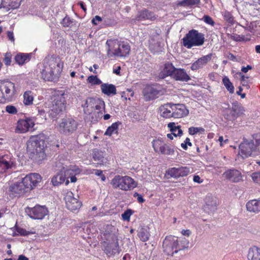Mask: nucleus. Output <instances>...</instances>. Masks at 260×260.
I'll use <instances>...</instances> for the list:
<instances>
[{"mask_svg": "<svg viewBox=\"0 0 260 260\" xmlns=\"http://www.w3.org/2000/svg\"><path fill=\"white\" fill-rule=\"evenodd\" d=\"M168 127L170 128V131L175 137H180L183 134V132L181 129V126L176 125L175 122H170L168 124Z\"/></svg>", "mask_w": 260, "mask_h": 260, "instance_id": "nucleus-34", "label": "nucleus"}, {"mask_svg": "<svg viewBox=\"0 0 260 260\" xmlns=\"http://www.w3.org/2000/svg\"><path fill=\"white\" fill-rule=\"evenodd\" d=\"M161 90L156 85H147L143 90L142 93L146 101H150L158 97Z\"/></svg>", "mask_w": 260, "mask_h": 260, "instance_id": "nucleus-15", "label": "nucleus"}, {"mask_svg": "<svg viewBox=\"0 0 260 260\" xmlns=\"http://www.w3.org/2000/svg\"><path fill=\"white\" fill-rule=\"evenodd\" d=\"M176 68L171 62H168L164 65L162 71L159 73L158 77L160 79H164L166 77L170 76L172 78Z\"/></svg>", "mask_w": 260, "mask_h": 260, "instance_id": "nucleus-25", "label": "nucleus"}, {"mask_svg": "<svg viewBox=\"0 0 260 260\" xmlns=\"http://www.w3.org/2000/svg\"><path fill=\"white\" fill-rule=\"evenodd\" d=\"M74 22L73 19L66 16L62 20L61 24L63 27H71Z\"/></svg>", "mask_w": 260, "mask_h": 260, "instance_id": "nucleus-47", "label": "nucleus"}, {"mask_svg": "<svg viewBox=\"0 0 260 260\" xmlns=\"http://www.w3.org/2000/svg\"><path fill=\"white\" fill-rule=\"evenodd\" d=\"M241 153L245 157H248L252 154V152L255 151V147L254 142L244 141L239 145Z\"/></svg>", "mask_w": 260, "mask_h": 260, "instance_id": "nucleus-22", "label": "nucleus"}, {"mask_svg": "<svg viewBox=\"0 0 260 260\" xmlns=\"http://www.w3.org/2000/svg\"><path fill=\"white\" fill-rule=\"evenodd\" d=\"M7 37L12 42H14L15 39L12 31H8L7 32Z\"/></svg>", "mask_w": 260, "mask_h": 260, "instance_id": "nucleus-60", "label": "nucleus"}, {"mask_svg": "<svg viewBox=\"0 0 260 260\" xmlns=\"http://www.w3.org/2000/svg\"><path fill=\"white\" fill-rule=\"evenodd\" d=\"M102 93L108 96L114 95L116 94V88L114 85L108 83H103L101 85Z\"/></svg>", "mask_w": 260, "mask_h": 260, "instance_id": "nucleus-29", "label": "nucleus"}, {"mask_svg": "<svg viewBox=\"0 0 260 260\" xmlns=\"http://www.w3.org/2000/svg\"><path fill=\"white\" fill-rule=\"evenodd\" d=\"M200 0H183L179 3V5L181 6H193L198 4Z\"/></svg>", "mask_w": 260, "mask_h": 260, "instance_id": "nucleus-46", "label": "nucleus"}, {"mask_svg": "<svg viewBox=\"0 0 260 260\" xmlns=\"http://www.w3.org/2000/svg\"><path fill=\"white\" fill-rule=\"evenodd\" d=\"M243 111L241 105L236 101L232 103V108L229 113L225 114V118L229 120H235Z\"/></svg>", "mask_w": 260, "mask_h": 260, "instance_id": "nucleus-20", "label": "nucleus"}, {"mask_svg": "<svg viewBox=\"0 0 260 260\" xmlns=\"http://www.w3.org/2000/svg\"><path fill=\"white\" fill-rule=\"evenodd\" d=\"M156 18V16L153 12L146 9L139 11L136 17V19L138 21L146 20L153 21L155 20Z\"/></svg>", "mask_w": 260, "mask_h": 260, "instance_id": "nucleus-26", "label": "nucleus"}, {"mask_svg": "<svg viewBox=\"0 0 260 260\" xmlns=\"http://www.w3.org/2000/svg\"><path fill=\"white\" fill-rule=\"evenodd\" d=\"M102 108H105V103L103 100L98 99L95 104L94 110H101Z\"/></svg>", "mask_w": 260, "mask_h": 260, "instance_id": "nucleus-51", "label": "nucleus"}, {"mask_svg": "<svg viewBox=\"0 0 260 260\" xmlns=\"http://www.w3.org/2000/svg\"><path fill=\"white\" fill-rule=\"evenodd\" d=\"M248 260H260V248L253 246L249 250L247 255Z\"/></svg>", "mask_w": 260, "mask_h": 260, "instance_id": "nucleus-31", "label": "nucleus"}, {"mask_svg": "<svg viewBox=\"0 0 260 260\" xmlns=\"http://www.w3.org/2000/svg\"><path fill=\"white\" fill-rule=\"evenodd\" d=\"M205 132V129L201 127H190L188 128V133L191 135H194L197 133L203 134Z\"/></svg>", "mask_w": 260, "mask_h": 260, "instance_id": "nucleus-45", "label": "nucleus"}, {"mask_svg": "<svg viewBox=\"0 0 260 260\" xmlns=\"http://www.w3.org/2000/svg\"><path fill=\"white\" fill-rule=\"evenodd\" d=\"M134 212V211L131 209H127L125 210L121 215L122 219L123 220L129 221L131 216L133 214Z\"/></svg>", "mask_w": 260, "mask_h": 260, "instance_id": "nucleus-48", "label": "nucleus"}, {"mask_svg": "<svg viewBox=\"0 0 260 260\" xmlns=\"http://www.w3.org/2000/svg\"><path fill=\"white\" fill-rule=\"evenodd\" d=\"M77 126V122L73 118H62L57 128L60 134L69 136L76 131Z\"/></svg>", "mask_w": 260, "mask_h": 260, "instance_id": "nucleus-10", "label": "nucleus"}, {"mask_svg": "<svg viewBox=\"0 0 260 260\" xmlns=\"http://www.w3.org/2000/svg\"><path fill=\"white\" fill-rule=\"evenodd\" d=\"M25 212L32 219H42L47 215L48 211L45 206L37 205L33 208L27 207Z\"/></svg>", "mask_w": 260, "mask_h": 260, "instance_id": "nucleus-12", "label": "nucleus"}, {"mask_svg": "<svg viewBox=\"0 0 260 260\" xmlns=\"http://www.w3.org/2000/svg\"><path fill=\"white\" fill-rule=\"evenodd\" d=\"M106 45L107 46L108 57H125L129 54L131 46L127 42H119L117 40H108Z\"/></svg>", "mask_w": 260, "mask_h": 260, "instance_id": "nucleus-5", "label": "nucleus"}, {"mask_svg": "<svg viewBox=\"0 0 260 260\" xmlns=\"http://www.w3.org/2000/svg\"><path fill=\"white\" fill-rule=\"evenodd\" d=\"M66 177L63 176V173H60V171L59 173H57L55 176L52 177L51 180V182L54 186H58L61 183H66Z\"/></svg>", "mask_w": 260, "mask_h": 260, "instance_id": "nucleus-36", "label": "nucleus"}, {"mask_svg": "<svg viewBox=\"0 0 260 260\" xmlns=\"http://www.w3.org/2000/svg\"><path fill=\"white\" fill-rule=\"evenodd\" d=\"M51 100L47 112L51 118L56 119L63 113L66 110V102L64 94L54 95Z\"/></svg>", "mask_w": 260, "mask_h": 260, "instance_id": "nucleus-7", "label": "nucleus"}, {"mask_svg": "<svg viewBox=\"0 0 260 260\" xmlns=\"http://www.w3.org/2000/svg\"><path fill=\"white\" fill-rule=\"evenodd\" d=\"M222 83L230 93L234 92V86L228 77L225 76L223 78Z\"/></svg>", "mask_w": 260, "mask_h": 260, "instance_id": "nucleus-39", "label": "nucleus"}, {"mask_svg": "<svg viewBox=\"0 0 260 260\" xmlns=\"http://www.w3.org/2000/svg\"><path fill=\"white\" fill-rule=\"evenodd\" d=\"M251 177L253 181L257 183H260V170L258 172L252 173Z\"/></svg>", "mask_w": 260, "mask_h": 260, "instance_id": "nucleus-52", "label": "nucleus"}, {"mask_svg": "<svg viewBox=\"0 0 260 260\" xmlns=\"http://www.w3.org/2000/svg\"><path fill=\"white\" fill-rule=\"evenodd\" d=\"M121 124L120 122L113 123L111 126H109L105 133V135L111 136L114 133H117L118 125Z\"/></svg>", "mask_w": 260, "mask_h": 260, "instance_id": "nucleus-40", "label": "nucleus"}, {"mask_svg": "<svg viewBox=\"0 0 260 260\" xmlns=\"http://www.w3.org/2000/svg\"><path fill=\"white\" fill-rule=\"evenodd\" d=\"M60 173H62L63 176L66 177V185H67L69 183V178L71 176L74 175V171L73 170L70 169L68 167L62 166L61 168L59 170Z\"/></svg>", "mask_w": 260, "mask_h": 260, "instance_id": "nucleus-37", "label": "nucleus"}, {"mask_svg": "<svg viewBox=\"0 0 260 260\" xmlns=\"http://www.w3.org/2000/svg\"><path fill=\"white\" fill-rule=\"evenodd\" d=\"M239 74L241 75V84L243 86H247V81H246V79H248V77H246L243 75L241 73H240Z\"/></svg>", "mask_w": 260, "mask_h": 260, "instance_id": "nucleus-57", "label": "nucleus"}, {"mask_svg": "<svg viewBox=\"0 0 260 260\" xmlns=\"http://www.w3.org/2000/svg\"><path fill=\"white\" fill-rule=\"evenodd\" d=\"M12 55L11 53L7 52L5 53L4 58V61L6 66H10L11 63Z\"/></svg>", "mask_w": 260, "mask_h": 260, "instance_id": "nucleus-49", "label": "nucleus"}, {"mask_svg": "<svg viewBox=\"0 0 260 260\" xmlns=\"http://www.w3.org/2000/svg\"><path fill=\"white\" fill-rule=\"evenodd\" d=\"M212 55V53H210L199 58L191 64L190 67L191 70L196 71L203 68L211 59Z\"/></svg>", "mask_w": 260, "mask_h": 260, "instance_id": "nucleus-24", "label": "nucleus"}, {"mask_svg": "<svg viewBox=\"0 0 260 260\" xmlns=\"http://www.w3.org/2000/svg\"><path fill=\"white\" fill-rule=\"evenodd\" d=\"M172 104L168 103L164 105H161L159 107L160 115L166 118L173 117V111L170 108Z\"/></svg>", "mask_w": 260, "mask_h": 260, "instance_id": "nucleus-30", "label": "nucleus"}, {"mask_svg": "<svg viewBox=\"0 0 260 260\" xmlns=\"http://www.w3.org/2000/svg\"><path fill=\"white\" fill-rule=\"evenodd\" d=\"M97 99L93 98H88L85 102L84 105V111H88V113L93 111L94 110L95 104H96Z\"/></svg>", "mask_w": 260, "mask_h": 260, "instance_id": "nucleus-35", "label": "nucleus"}, {"mask_svg": "<svg viewBox=\"0 0 260 260\" xmlns=\"http://www.w3.org/2000/svg\"><path fill=\"white\" fill-rule=\"evenodd\" d=\"M41 181V177L39 174H30L26 175L21 181L11 184L9 191L15 197H18L32 189Z\"/></svg>", "mask_w": 260, "mask_h": 260, "instance_id": "nucleus-1", "label": "nucleus"}, {"mask_svg": "<svg viewBox=\"0 0 260 260\" xmlns=\"http://www.w3.org/2000/svg\"><path fill=\"white\" fill-rule=\"evenodd\" d=\"M111 184L113 188L123 190H131L137 186L136 182L131 177L120 175L115 176L111 180Z\"/></svg>", "mask_w": 260, "mask_h": 260, "instance_id": "nucleus-9", "label": "nucleus"}, {"mask_svg": "<svg viewBox=\"0 0 260 260\" xmlns=\"http://www.w3.org/2000/svg\"><path fill=\"white\" fill-rule=\"evenodd\" d=\"M15 62L19 65H23L25 62L30 60L29 55L28 54L19 53L15 56Z\"/></svg>", "mask_w": 260, "mask_h": 260, "instance_id": "nucleus-33", "label": "nucleus"}, {"mask_svg": "<svg viewBox=\"0 0 260 260\" xmlns=\"http://www.w3.org/2000/svg\"><path fill=\"white\" fill-rule=\"evenodd\" d=\"M103 236L106 240L104 245L105 253L108 256L119 254L120 250L117 238L118 233L115 228L112 225H107Z\"/></svg>", "mask_w": 260, "mask_h": 260, "instance_id": "nucleus-3", "label": "nucleus"}, {"mask_svg": "<svg viewBox=\"0 0 260 260\" xmlns=\"http://www.w3.org/2000/svg\"><path fill=\"white\" fill-rule=\"evenodd\" d=\"M23 103L25 105L29 106L32 104L34 101L33 93L30 91H25L23 94Z\"/></svg>", "mask_w": 260, "mask_h": 260, "instance_id": "nucleus-38", "label": "nucleus"}, {"mask_svg": "<svg viewBox=\"0 0 260 260\" xmlns=\"http://www.w3.org/2000/svg\"><path fill=\"white\" fill-rule=\"evenodd\" d=\"M67 208L72 211H76L81 206V203L75 198L71 191H68L64 198Z\"/></svg>", "mask_w": 260, "mask_h": 260, "instance_id": "nucleus-16", "label": "nucleus"}, {"mask_svg": "<svg viewBox=\"0 0 260 260\" xmlns=\"http://www.w3.org/2000/svg\"><path fill=\"white\" fill-rule=\"evenodd\" d=\"M16 168L15 162L10 155L0 156V172H5L8 170Z\"/></svg>", "mask_w": 260, "mask_h": 260, "instance_id": "nucleus-17", "label": "nucleus"}, {"mask_svg": "<svg viewBox=\"0 0 260 260\" xmlns=\"http://www.w3.org/2000/svg\"><path fill=\"white\" fill-rule=\"evenodd\" d=\"M251 141L254 142L255 150L260 153V133L253 135Z\"/></svg>", "mask_w": 260, "mask_h": 260, "instance_id": "nucleus-42", "label": "nucleus"}, {"mask_svg": "<svg viewBox=\"0 0 260 260\" xmlns=\"http://www.w3.org/2000/svg\"><path fill=\"white\" fill-rule=\"evenodd\" d=\"M247 210L250 212L257 213L260 212V199L248 201L246 205Z\"/></svg>", "mask_w": 260, "mask_h": 260, "instance_id": "nucleus-28", "label": "nucleus"}, {"mask_svg": "<svg viewBox=\"0 0 260 260\" xmlns=\"http://www.w3.org/2000/svg\"><path fill=\"white\" fill-rule=\"evenodd\" d=\"M87 82L91 85H100L102 84V81L98 78L96 76L91 75L89 76L87 79Z\"/></svg>", "mask_w": 260, "mask_h": 260, "instance_id": "nucleus-44", "label": "nucleus"}, {"mask_svg": "<svg viewBox=\"0 0 260 260\" xmlns=\"http://www.w3.org/2000/svg\"><path fill=\"white\" fill-rule=\"evenodd\" d=\"M172 78L176 81L187 82L190 80V78L183 69L176 68Z\"/></svg>", "mask_w": 260, "mask_h": 260, "instance_id": "nucleus-27", "label": "nucleus"}, {"mask_svg": "<svg viewBox=\"0 0 260 260\" xmlns=\"http://www.w3.org/2000/svg\"><path fill=\"white\" fill-rule=\"evenodd\" d=\"M16 231L20 235L23 236H27L31 234L30 232L21 228H17Z\"/></svg>", "mask_w": 260, "mask_h": 260, "instance_id": "nucleus-54", "label": "nucleus"}, {"mask_svg": "<svg viewBox=\"0 0 260 260\" xmlns=\"http://www.w3.org/2000/svg\"><path fill=\"white\" fill-rule=\"evenodd\" d=\"M103 153L102 151H95L93 154V158L95 161H98V164H102L104 162Z\"/></svg>", "mask_w": 260, "mask_h": 260, "instance_id": "nucleus-43", "label": "nucleus"}, {"mask_svg": "<svg viewBox=\"0 0 260 260\" xmlns=\"http://www.w3.org/2000/svg\"><path fill=\"white\" fill-rule=\"evenodd\" d=\"M34 125V122L30 118L20 119L17 122L16 131L19 133H24L27 132L30 128H32Z\"/></svg>", "mask_w": 260, "mask_h": 260, "instance_id": "nucleus-21", "label": "nucleus"}, {"mask_svg": "<svg viewBox=\"0 0 260 260\" xmlns=\"http://www.w3.org/2000/svg\"><path fill=\"white\" fill-rule=\"evenodd\" d=\"M191 173L190 168L188 167L179 166L169 169L166 173L168 178H178L187 176Z\"/></svg>", "mask_w": 260, "mask_h": 260, "instance_id": "nucleus-13", "label": "nucleus"}, {"mask_svg": "<svg viewBox=\"0 0 260 260\" xmlns=\"http://www.w3.org/2000/svg\"><path fill=\"white\" fill-rule=\"evenodd\" d=\"M223 176L232 182H239L243 180L241 172L237 169H229L223 174Z\"/></svg>", "mask_w": 260, "mask_h": 260, "instance_id": "nucleus-19", "label": "nucleus"}, {"mask_svg": "<svg viewBox=\"0 0 260 260\" xmlns=\"http://www.w3.org/2000/svg\"><path fill=\"white\" fill-rule=\"evenodd\" d=\"M62 64L60 60L55 58H50L43 63L41 69L42 78L45 81H52L56 79L55 74L59 73Z\"/></svg>", "mask_w": 260, "mask_h": 260, "instance_id": "nucleus-6", "label": "nucleus"}, {"mask_svg": "<svg viewBox=\"0 0 260 260\" xmlns=\"http://www.w3.org/2000/svg\"><path fill=\"white\" fill-rule=\"evenodd\" d=\"M6 111L8 113L12 114H15L17 113L16 108L12 105H8L6 107Z\"/></svg>", "mask_w": 260, "mask_h": 260, "instance_id": "nucleus-50", "label": "nucleus"}, {"mask_svg": "<svg viewBox=\"0 0 260 260\" xmlns=\"http://www.w3.org/2000/svg\"><path fill=\"white\" fill-rule=\"evenodd\" d=\"M80 5L82 9L84 11V12H86V8L85 5V4L83 2H80L78 4Z\"/></svg>", "mask_w": 260, "mask_h": 260, "instance_id": "nucleus-64", "label": "nucleus"}, {"mask_svg": "<svg viewBox=\"0 0 260 260\" xmlns=\"http://www.w3.org/2000/svg\"><path fill=\"white\" fill-rule=\"evenodd\" d=\"M231 38L233 40L235 41H242L244 40V36H240L236 34H234L231 36Z\"/></svg>", "mask_w": 260, "mask_h": 260, "instance_id": "nucleus-56", "label": "nucleus"}, {"mask_svg": "<svg viewBox=\"0 0 260 260\" xmlns=\"http://www.w3.org/2000/svg\"><path fill=\"white\" fill-rule=\"evenodd\" d=\"M170 108L173 111V117L179 118L188 115L189 112L183 105L172 104Z\"/></svg>", "mask_w": 260, "mask_h": 260, "instance_id": "nucleus-23", "label": "nucleus"}, {"mask_svg": "<svg viewBox=\"0 0 260 260\" xmlns=\"http://www.w3.org/2000/svg\"><path fill=\"white\" fill-rule=\"evenodd\" d=\"M204 211L209 214L215 212L218 206L217 199L211 194H208L205 198Z\"/></svg>", "mask_w": 260, "mask_h": 260, "instance_id": "nucleus-18", "label": "nucleus"}, {"mask_svg": "<svg viewBox=\"0 0 260 260\" xmlns=\"http://www.w3.org/2000/svg\"><path fill=\"white\" fill-rule=\"evenodd\" d=\"M252 67L250 65H247L246 67H243L241 69V71L243 73H247L249 70H251Z\"/></svg>", "mask_w": 260, "mask_h": 260, "instance_id": "nucleus-62", "label": "nucleus"}, {"mask_svg": "<svg viewBox=\"0 0 260 260\" xmlns=\"http://www.w3.org/2000/svg\"><path fill=\"white\" fill-rule=\"evenodd\" d=\"M0 89L2 98L8 101H11L16 93L15 84L11 81L4 82L1 85Z\"/></svg>", "mask_w": 260, "mask_h": 260, "instance_id": "nucleus-14", "label": "nucleus"}, {"mask_svg": "<svg viewBox=\"0 0 260 260\" xmlns=\"http://www.w3.org/2000/svg\"><path fill=\"white\" fill-rule=\"evenodd\" d=\"M189 241L184 237L178 238L175 236H167L164 240L162 247L164 252L168 255L188 247Z\"/></svg>", "mask_w": 260, "mask_h": 260, "instance_id": "nucleus-4", "label": "nucleus"}, {"mask_svg": "<svg viewBox=\"0 0 260 260\" xmlns=\"http://www.w3.org/2000/svg\"><path fill=\"white\" fill-rule=\"evenodd\" d=\"M152 145L154 151L157 153L165 155H171L174 152V149L165 143L161 138L154 140L152 142Z\"/></svg>", "mask_w": 260, "mask_h": 260, "instance_id": "nucleus-11", "label": "nucleus"}, {"mask_svg": "<svg viewBox=\"0 0 260 260\" xmlns=\"http://www.w3.org/2000/svg\"><path fill=\"white\" fill-rule=\"evenodd\" d=\"M134 197L135 198L137 197V201L138 202L140 203H143L145 202V200L143 199L142 196L138 192H135L134 194Z\"/></svg>", "mask_w": 260, "mask_h": 260, "instance_id": "nucleus-58", "label": "nucleus"}, {"mask_svg": "<svg viewBox=\"0 0 260 260\" xmlns=\"http://www.w3.org/2000/svg\"><path fill=\"white\" fill-rule=\"evenodd\" d=\"M21 0H2V4L4 7L9 9H16L19 7Z\"/></svg>", "mask_w": 260, "mask_h": 260, "instance_id": "nucleus-32", "label": "nucleus"}, {"mask_svg": "<svg viewBox=\"0 0 260 260\" xmlns=\"http://www.w3.org/2000/svg\"><path fill=\"white\" fill-rule=\"evenodd\" d=\"M204 35L197 30L191 29L181 40V43L185 47L190 49L194 46H201L205 42Z\"/></svg>", "mask_w": 260, "mask_h": 260, "instance_id": "nucleus-8", "label": "nucleus"}, {"mask_svg": "<svg viewBox=\"0 0 260 260\" xmlns=\"http://www.w3.org/2000/svg\"><path fill=\"white\" fill-rule=\"evenodd\" d=\"M182 234L184 236H189L191 234V231L189 230H182Z\"/></svg>", "mask_w": 260, "mask_h": 260, "instance_id": "nucleus-63", "label": "nucleus"}, {"mask_svg": "<svg viewBox=\"0 0 260 260\" xmlns=\"http://www.w3.org/2000/svg\"><path fill=\"white\" fill-rule=\"evenodd\" d=\"M193 180L194 182L201 183L203 182V180L201 179V178L198 175H195L193 177Z\"/></svg>", "mask_w": 260, "mask_h": 260, "instance_id": "nucleus-61", "label": "nucleus"}, {"mask_svg": "<svg viewBox=\"0 0 260 260\" xmlns=\"http://www.w3.org/2000/svg\"><path fill=\"white\" fill-rule=\"evenodd\" d=\"M138 236L143 242L148 240L150 236L149 233L146 229L142 228L138 233Z\"/></svg>", "mask_w": 260, "mask_h": 260, "instance_id": "nucleus-41", "label": "nucleus"}, {"mask_svg": "<svg viewBox=\"0 0 260 260\" xmlns=\"http://www.w3.org/2000/svg\"><path fill=\"white\" fill-rule=\"evenodd\" d=\"M224 19L229 23H232L234 21V18L229 12H225L224 15Z\"/></svg>", "mask_w": 260, "mask_h": 260, "instance_id": "nucleus-55", "label": "nucleus"}, {"mask_svg": "<svg viewBox=\"0 0 260 260\" xmlns=\"http://www.w3.org/2000/svg\"><path fill=\"white\" fill-rule=\"evenodd\" d=\"M27 152L31 159L40 161L46 157L45 153V141L42 135L32 136L26 143Z\"/></svg>", "mask_w": 260, "mask_h": 260, "instance_id": "nucleus-2", "label": "nucleus"}, {"mask_svg": "<svg viewBox=\"0 0 260 260\" xmlns=\"http://www.w3.org/2000/svg\"><path fill=\"white\" fill-rule=\"evenodd\" d=\"M102 21V18L99 16H95L91 20V22L93 25H97L98 23L96 21L101 22Z\"/></svg>", "mask_w": 260, "mask_h": 260, "instance_id": "nucleus-59", "label": "nucleus"}, {"mask_svg": "<svg viewBox=\"0 0 260 260\" xmlns=\"http://www.w3.org/2000/svg\"><path fill=\"white\" fill-rule=\"evenodd\" d=\"M207 24L213 26L215 24L212 18L208 15H205L202 19Z\"/></svg>", "mask_w": 260, "mask_h": 260, "instance_id": "nucleus-53", "label": "nucleus"}]
</instances>
